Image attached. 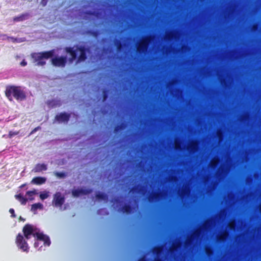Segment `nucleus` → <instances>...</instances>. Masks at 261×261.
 <instances>
[{"instance_id": "obj_29", "label": "nucleus", "mask_w": 261, "mask_h": 261, "mask_svg": "<svg viewBox=\"0 0 261 261\" xmlns=\"http://www.w3.org/2000/svg\"><path fill=\"white\" fill-rule=\"evenodd\" d=\"M9 212L11 214V217L12 218H15L16 217V215L15 214V211H14V209L10 208L9 210Z\"/></svg>"}, {"instance_id": "obj_30", "label": "nucleus", "mask_w": 261, "mask_h": 261, "mask_svg": "<svg viewBox=\"0 0 261 261\" xmlns=\"http://www.w3.org/2000/svg\"><path fill=\"white\" fill-rule=\"evenodd\" d=\"M41 129V127L40 126H37L35 128H34L32 130V132H31L30 134H34V133H35L36 132H37V130H38L39 129Z\"/></svg>"}, {"instance_id": "obj_26", "label": "nucleus", "mask_w": 261, "mask_h": 261, "mask_svg": "<svg viewBox=\"0 0 261 261\" xmlns=\"http://www.w3.org/2000/svg\"><path fill=\"white\" fill-rule=\"evenodd\" d=\"M227 233L226 232H225L224 233H223L219 237L218 240L220 241H223L227 237Z\"/></svg>"}, {"instance_id": "obj_18", "label": "nucleus", "mask_w": 261, "mask_h": 261, "mask_svg": "<svg viewBox=\"0 0 261 261\" xmlns=\"http://www.w3.org/2000/svg\"><path fill=\"white\" fill-rule=\"evenodd\" d=\"M36 194V192L35 190L33 191H29L26 193V195L28 196V199L30 200H33L34 198V195Z\"/></svg>"}, {"instance_id": "obj_19", "label": "nucleus", "mask_w": 261, "mask_h": 261, "mask_svg": "<svg viewBox=\"0 0 261 261\" xmlns=\"http://www.w3.org/2000/svg\"><path fill=\"white\" fill-rule=\"evenodd\" d=\"M109 2H110V4H109V3H108L107 4V6L110 7L111 8V9L112 10L111 12V15L112 16H114V13L113 12V11H112V9L114 8V3H113V0H107Z\"/></svg>"}, {"instance_id": "obj_23", "label": "nucleus", "mask_w": 261, "mask_h": 261, "mask_svg": "<svg viewBox=\"0 0 261 261\" xmlns=\"http://www.w3.org/2000/svg\"><path fill=\"white\" fill-rule=\"evenodd\" d=\"M25 14H22L19 16L15 17L14 18V20L15 21H21L25 19Z\"/></svg>"}, {"instance_id": "obj_5", "label": "nucleus", "mask_w": 261, "mask_h": 261, "mask_svg": "<svg viewBox=\"0 0 261 261\" xmlns=\"http://www.w3.org/2000/svg\"><path fill=\"white\" fill-rule=\"evenodd\" d=\"M52 64L56 67H64L67 63V57L62 56L55 57L51 59Z\"/></svg>"}, {"instance_id": "obj_28", "label": "nucleus", "mask_w": 261, "mask_h": 261, "mask_svg": "<svg viewBox=\"0 0 261 261\" xmlns=\"http://www.w3.org/2000/svg\"><path fill=\"white\" fill-rule=\"evenodd\" d=\"M87 14L91 15H94L95 16H98L99 13L95 12V11H89Z\"/></svg>"}, {"instance_id": "obj_16", "label": "nucleus", "mask_w": 261, "mask_h": 261, "mask_svg": "<svg viewBox=\"0 0 261 261\" xmlns=\"http://www.w3.org/2000/svg\"><path fill=\"white\" fill-rule=\"evenodd\" d=\"M109 93H110V91H109V89H106V88L103 89V90H102V101L104 102L107 99L109 94Z\"/></svg>"}, {"instance_id": "obj_37", "label": "nucleus", "mask_w": 261, "mask_h": 261, "mask_svg": "<svg viewBox=\"0 0 261 261\" xmlns=\"http://www.w3.org/2000/svg\"><path fill=\"white\" fill-rule=\"evenodd\" d=\"M34 246H35V247H37L38 246V243L37 242H35L34 243Z\"/></svg>"}, {"instance_id": "obj_21", "label": "nucleus", "mask_w": 261, "mask_h": 261, "mask_svg": "<svg viewBox=\"0 0 261 261\" xmlns=\"http://www.w3.org/2000/svg\"><path fill=\"white\" fill-rule=\"evenodd\" d=\"M87 33L93 37H96L99 35V32L98 31L94 30H89L87 32Z\"/></svg>"}, {"instance_id": "obj_43", "label": "nucleus", "mask_w": 261, "mask_h": 261, "mask_svg": "<svg viewBox=\"0 0 261 261\" xmlns=\"http://www.w3.org/2000/svg\"><path fill=\"white\" fill-rule=\"evenodd\" d=\"M260 211H261V205H260Z\"/></svg>"}, {"instance_id": "obj_2", "label": "nucleus", "mask_w": 261, "mask_h": 261, "mask_svg": "<svg viewBox=\"0 0 261 261\" xmlns=\"http://www.w3.org/2000/svg\"><path fill=\"white\" fill-rule=\"evenodd\" d=\"M5 95L9 100H12L13 96L17 100H22L26 98L25 92L19 86H10L6 88Z\"/></svg>"}, {"instance_id": "obj_33", "label": "nucleus", "mask_w": 261, "mask_h": 261, "mask_svg": "<svg viewBox=\"0 0 261 261\" xmlns=\"http://www.w3.org/2000/svg\"><path fill=\"white\" fill-rule=\"evenodd\" d=\"M229 226L230 229H233L234 228V222H231L229 223Z\"/></svg>"}, {"instance_id": "obj_7", "label": "nucleus", "mask_w": 261, "mask_h": 261, "mask_svg": "<svg viewBox=\"0 0 261 261\" xmlns=\"http://www.w3.org/2000/svg\"><path fill=\"white\" fill-rule=\"evenodd\" d=\"M65 201L64 196H62L61 193L57 192L54 195V203L56 206H62Z\"/></svg>"}, {"instance_id": "obj_25", "label": "nucleus", "mask_w": 261, "mask_h": 261, "mask_svg": "<svg viewBox=\"0 0 261 261\" xmlns=\"http://www.w3.org/2000/svg\"><path fill=\"white\" fill-rule=\"evenodd\" d=\"M48 194L47 192H44L43 193H41L40 194V198L42 200H44L45 199H46L48 197Z\"/></svg>"}, {"instance_id": "obj_11", "label": "nucleus", "mask_w": 261, "mask_h": 261, "mask_svg": "<svg viewBox=\"0 0 261 261\" xmlns=\"http://www.w3.org/2000/svg\"><path fill=\"white\" fill-rule=\"evenodd\" d=\"M47 169V166L45 164H37L35 165L33 171L35 173H38L45 171Z\"/></svg>"}, {"instance_id": "obj_38", "label": "nucleus", "mask_w": 261, "mask_h": 261, "mask_svg": "<svg viewBox=\"0 0 261 261\" xmlns=\"http://www.w3.org/2000/svg\"><path fill=\"white\" fill-rule=\"evenodd\" d=\"M156 249H157V250H156V252L157 253L160 252L161 251V249L160 248H158Z\"/></svg>"}, {"instance_id": "obj_44", "label": "nucleus", "mask_w": 261, "mask_h": 261, "mask_svg": "<svg viewBox=\"0 0 261 261\" xmlns=\"http://www.w3.org/2000/svg\"><path fill=\"white\" fill-rule=\"evenodd\" d=\"M156 261H160V260H156Z\"/></svg>"}, {"instance_id": "obj_4", "label": "nucleus", "mask_w": 261, "mask_h": 261, "mask_svg": "<svg viewBox=\"0 0 261 261\" xmlns=\"http://www.w3.org/2000/svg\"><path fill=\"white\" fill-rule=\"evenodd\" d=\"M24 237L18 233L16 238L15 243L19 249L23 252H28L29 247Z\"/></svg>"}, {"instance_id": "obj_34", "label": "nucleus", "mask_w": 261, "mask_h": 261, "mask_svg": "<svg viewBox=\"0 0 261 261\" xmlns=\"http://www.w3.org/2000/svg\"><path fill=\"white\" fill-rule=\"evenodd\" d=\"M27 64V62L25 61V60H23L21 62H20V65L22 66H26Z\"/></svg>"}, {"instance_id": "obj_22", "label": "nucleus", "mask_w": 261, "mask_h": 261, "mask_svg": "<svg viewBox=\"0 0 261 261\" xmlns=\"http://www.w3.org/2000/svg\"><path fill=\"white\" fill-rule=\"evenodd\" d=\"M54 175L59 178H64L66 177V174L64 172H55Z\"/></svg>"}, {"instance_id": "obj_24", "label": "nucleus", "mask_w": 261, "mask_h": 261, "mask_svg": "<svg viewBox=\"0 0 261 261\" xmlns=\"http://www.w3.org/2000/svg\"><path fill=\"white\" fill-rule=\"evenodd\" d=\"M97 213L98 215H101L102 213H105V214L108 215L109 214V212L106 208H100L97 210Z\"/></svg>"}, {"instance_id": "obj_41", "label": "nucleus", "mask_w": 261, "mask_h": 261, "mask_svg": "<svg viewBox=\"0 0 261 261\" xmlns=\"http://www.w3.org/2000/svg\"><path fill=\"white\" fill-rule=\"evenodd\" d=\"M24 186H25V185H24H24H21V186H20V187H21V188L24 187Z\"/></svg>"}, {"instance_id": "obj_31", "label": "nucleus", "mask_w": 261, "mask_h": 261, "mask_svg": "<svg viewBox=\"0 0 261 261\" xmlns=\"http://www.w3.org/2000/svg\"><path fill=\"white\" fill-rule=\"evenodd\" d=\"M175 148L176 149L180 148V144L177 140H175Z\"/></svg>"}, {"instance_id": "obj_8", "label": "nucleus", "mask_w": 261, "mask_h": 261, "mask_svg": "<svg viewBox=\"0 0 261 261\" xmlns=\"http://www.w3.org/2000/svg\"><path fill=\"white\" fill-rule=\"evenodd\" d=\"M92 192V190L91 189H74L72 191V194L74 197H78L80 195H87L91 193Z\"/></svg>"}, {"instance_id": "obj_32", "label": "nucleus", "mask_w": 261, "mask_h": 261, "mask_svg": "<svg viewBox=\"0 0 261 261\" xmlns=\"http://www.w3.org/2000/svg\"><path fill=\"white\" fill-rule=\"evenodd\" d=\"M17 134H18V133L10 131L9 133V136L10 137H12L13 136L16 135Z\"/></svg>"}, {"instance_id": "obj_14", "label": "nucleus", "mask_w": 261, "mask_h": 261, "mask_svg": "<svg viewBox=\"0 0 261 261\" xmlns=\"http://www.w3.org/2000/svg\"><path fill=\"white\" fill-rule=\"evenodd\" d=\"M95 197L97 199L99 200L108 201V195L107 194L99 192L96 194Z\"/></svg>"}, {"instance_id": "obj_39", "label": "nucleus", "mask_w": 261, "mask_h": 261, "mask_svg": "<svg viewBox=\"0 0 261 261\" xmlns=\"http://www.w3.org/2000/svg\"><path fill=\"white\" fill-rule=\"evenodd\" d=\"M114 201V198L112 197L111 199V202H113Z\"/></svg>"}, {"instance_id": "obj_10", "label": "nucleus", "mask_w": 261, "mask_h": 261, "mask_svg": "<svg viewBox=\"0 0 261 261\" xmlns=\"http://www.w3.org/2000/svg\"><path fill=\"white\" fill-rule=\"evenodd\" d=\"M65 50L67 53L69 54L71 56V58L69 59L70 62H72L76 59V49L74 50L73 47H67L65 48Z\"/></svg>"}, {"instance_id": "obj_20", "label": "nucleus", "mask_w": 261, "mask_h": 261, "mask_svg": "<svg viewBox=\"0 0 261 261\" xmlns=\"http://www.w3.org/2000/svg\"><path fill=\"white\" fill-rule=\"evenodd\" d=\"M197 147V143L195 142H192L190 146L188 147V149L190 150H196Z\"/></svg>"}, {"instance_id": "obj_1", "label": "nucleus", "mask_w": 261, "mask_h": 261, "mask_svg": "<svg viewBox=\"0 0 261 261\" xmlns=\"http://www.w3.org/2000/svg\"><path fill=\"white\" fill-rule=\"evenodd\" d=\"M37 230L36 227L30 224H26L22 228V232L26 240L30 239L31 236H33L36 238L37 241H43L44 245L49 246L50 245L49 237Z\"/></svg>"}, {"instance_id": "obj_9", "label": "nucleus", "mask_w": 261, "mask_h": 261, "mask_svg": "<svg viewBox=\"0 0 261 261\" xmlns=\"http://www.w3.org/2000/svg\"><path fill=\"white\" fill-rule=\"evenodd\" d=\"M56 119L59 122H68L70 115L66 113H61L56 116Z\"/></svg>"}, {"instance_id": "obj_40", "label": "nucleus", "mask_w": 261, "mask_h": 261, "mask_svg": "<svg viewBox=\"0 0 261 261\" xmlns=\"http://www.w3.org/2000/svg\"><path fill=\"white\" fill-rule=\"evenodd\" d=\"M112 153H113L114 152V149H112L111 150Z\"/></svg>"}, {"instance_id": "obj_27", "label": "nucleus", "mask_w": 261, "mask_h": 261, "mask_svg": "<svg viewBox=\"0 0 261 261\" xmlns=\"http://www.w3.org/2000/svg\"><path fill=\"white\" fill-rule=\"evenodd\" d=\"M218 161H219L217 158L213 159L211 162V166L212 167H214L218 163Z\"/></svg>"}, {"instance_id": "obj_15", "label": "nucleus", "mask_w": 261, "mask_h": 261, "mask_svg": "<svg viewBox=\"0 0 261 261\" xmlns=\"http://www.w3.org/2000/svg\"><path fill=\"white\" fill-rule=\"evenodd\" d=\"M15 197L21 203V204L23 205H25L28 201V199L23 197V196L21 194L15 195Z\"/></svg>"}, {"instance_id": "obj_3", "label": "nucleus", "mask_w": 261, "mask_h": 261, "mask_svg": "<svg viewBox=\"0 0 261 261\" xmlns=\"http://www.w3.org/2000/svg\"><path fill=\"white\" fill-rule=\"evenodd\" d=\"M54 50L39 53H33L31 54V57L33 59L34 62L36 63L37 65L43 66L46 64L45 60L52 58L54 55Z\"/></svg>"}, {"instance_id": "obj_42", "label": "nucleus", "mask_w": 261, "mask_h": 261, "mask_svg": "<svg viewBox=\"0 0 261 261\" xmlns=\"http://www.w3.org/2000/svg\"><path fill=\"white\" fill-rule=\"evenodd\" d=\"M114 31L113 30H112V33H113Z\"/></svg>"}, {"instance_id": "obj_36", "label": "nucleus", "mask_w": 261, "mask_h": 261, "mask_svg": "<svg viewBox=\"0 0 261 261\" xmlns=\"http://www.w3.org/2000/svg\"><path fill=\"white\" fill-rule=\"evenodd\" d=\"M42 3L43 4V6H45L47 3V0H42Z\"/></svg>"}, {"instance_id": "obj_17", "label": "nucleus", "mask_w": 261, "mask_h": 261, "mask_svg": "<svg viewBox=\"0 0 261 261\" xmlns=\"http://www.w3.org/2000/svg\"><path fill=\"white\" fill-rule=\"evenodd\" d=\"M43 208V205L40 203H37L32 204L31 210L33 211H36L38 209H42Z\"/></svg>"}, {"instance_id": "obj_12", "label": "nucleus", "mask_w": 261, "mask_h": 261, "mask_svg": "<svg viewBox=\"0 0 261 261\" xmlns=\"http://www.w3.org/2000/svg\"><path fill=\"white\" fill-rule=\"evenodd\" d=\"M148 42L149 39L148 38L143 40L137 47V50L140 52L145 50L146 49Z\"/></svg>"}, {"instance_id": "obj_6", "label": "nucleus", "mask_w": 261, "mask_h": 261, "mask_svg": "<svg viewBox=\"0 0 261 261\" xmlns=\"http://www.w3.org/2000/svg\"><path fill=\"white\" fill-rule=\"evenodd\" d=\"M76 50L80 53L77 61L79 62L85 61L87 59V52L88 49L84 46H80L76 47Z\"/></svg>"}, {"instance_id": "obj_35", "label": "nucleus", "mask_w": 261, "mask_h": 261, "mask_svg": "<svg viewBox=\"0 0 261 261\" xmlns=\"http://www.w3.org/2000/svg\"><path fill=\"white\" fill-rule=\"evenodd\" d=\"M206 253L207 255H210L212 253V251L209 248H206L205 249Z\"/></svg>"}, {"instance_id": "obj_13", "label": "nucleus", "mask_w": 261, "mask_h": 261, "mask_svg": "<svg viewBox=\"0 0 261 261\" xmlns=\"http://www.w3.org/2000/svg\"><path fill=\"white\" fill-rule=\"evenodd\" d=\"M46 181V178L43 177H35L33 178L31 183L37 185H40L44 184Z\"/></svg>"}]
</instances>
